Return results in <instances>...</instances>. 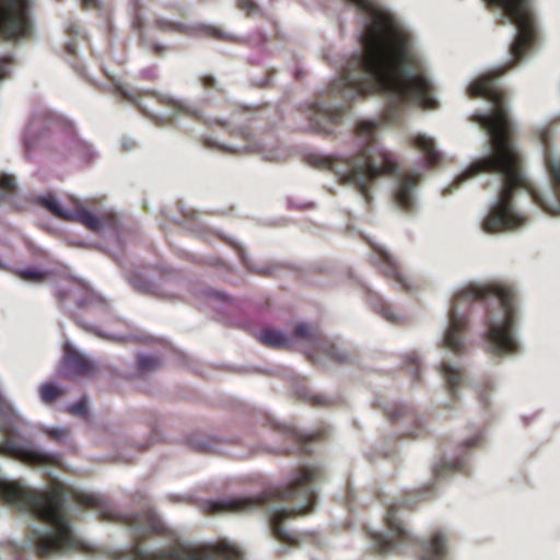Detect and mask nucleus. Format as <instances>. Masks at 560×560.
I'll return each instance as SVG.
<instances>
[{
	"mask_svg": "<svg viewBox=\"0 0 560 560\" xmlns=\"http://www.w3.org/2000/svg\"><path fill=\"white\" fill-rule=\"evenodd\" d=\"M302 448H303L304 451L310 452V451L312 450V448H311V445H310V442H308V441H304V442H303V445H302Z\"/></svg>",
	"mask_w": 560,
	"mask_h": 560,
	"instance_id": "ea45409f",
	"label": "nucleus"
},
{
	"mask_svg": "<svg viewBox=\"0 0 560 560\" xmlns=\"http://www.w3.org/2000/svg\"><path fill=\"white\" fill-rule=\"evenodd\" d=\"M38 202L61 220L80 221L93 232H101L105 229V221L84 206H78L74 211L66 210L47 196H40Z\"/></svg>",
	"mask_w": 560,
	"mask_h": 560,
	"instance_id": "9d476101",
	"label": "nucleus"
},
{
	"mask_svg": "<svg viewBox=\"0 0 560 560\" xmlns=\"http://www.w3.org/2000/svg\"><path fill=\"white\" fill-rule=\"evenodd\" d=\"M398 504L400 502L395 499L386 501V527L383 530H373L370 534L373 547L380 552L386 553L396 550L410 538V533L400 520Z\"/></svg>",
	"mask_w": 560,
	"mask_h": 560,
	"instance_id": "6e6552de",
	"label": "nucleus"
},
{
	"mask_svg": "<svg viewBox=\"0 0 560 560\" xmlns=\"http://www.w3.org/2000/svg\"><path fill=\"white\" fill-rule=\"evenodd\" d=\"M240 3L242 8L249 13H256L257 12V4L254 0H240Z\"/></svg>",
	"mask_w": 560,
	"mask_h": 560,
	"instance_id": "7c9ffc66",
	"label": "nucleus"
},
{
	"mask_svg": "<svg viewBox=\"0 0 560 560\" xmlns=\"http://www.w3.org/2000/svg\"><path fill=\"white\" fill-rule=\"evenodd\" d=\"M384 315L388 320L394 322L397 319V316L390 311H386Z\"/></svg>",
	"mask_w": 560,
	"mask_h": 560,
	"instance_id": "e433bc0d",
	"label": "nucleus"
},
{
	"mask_svg": "<svg viewBox=\"0 0 560 560\" xmlns=\"http://www.w3.org/2000/svg\"><path fill=\"white\" fill-rule=\"evenodd\" d=\"M117 522L141 537H159V544H132L119 552L117 560H247L245 552L232 540L214 542L182 540L175 537L163 520L151 509L117 515Z\"/></svg>",
	"mask_w": 560,
	"mask_h": 560,
	"instance_id": "423d86ee",
	"label": "nucleus"
},
{
	"mask_svg": "<svg viewBox=\"0 0 560 560\" xmlns=\"http://www.w3.org/2000/svg\"><path fill=\"white\" fill-rule=\"evenodd\" d=\"M0 431L10 436H19V428L11 422L0 423Z\"/></svg>",
	"mask_w": 560,
	"mask_h": 560,
	"instance_id": "cd10ccee",
	"label": "nucleus"
},
{
	"mask_svg": "<svg viewBox=\"0 0 560 560\" xmlns=\"http://www.w3.org/2000/svg\"><path fill=\"white\" fill-rule=\"evenodd\" d=\"M43 431L56 442H68L71 436V431L63 424H57L55 427H44Z\"/></svg>",
	"mask_w": 560,
	"mask_h": 560,
	"instance_id": "6ab92c4d",
	"label": "nucleus"
},
{
	"mask_svg": "<svg viewBox=\"0 0 560 560\" xmlns=\"http://www.w3.org/2000/svg\"><path fill=\"white\" fill-rule=\"evenodd\" d=\"M68 50L71 52V54H74L75 52V47L73 44H69L68 45Z\"/></svg>",
	"mask_w": 560,
	"mask_h": 560,
	"instance_id": "a19ab883",
	"label": "nucleus"
},
{
	"mask_svg": "<svg viewBox=\"0 0 560 560\" xmlns=\"http://www.w3.org/2000/svg\"><path fill=\"white\" fill-rule=\"evenodd\" d=\"M419 171L409 174H398L394 188L395 202L405 210H413L418 205L417 179Z\"/></svg>",
	"mask_w": 560,
	"mask_h": 560,
	"instance_id": "9b49d317",
	"label": "nucleus"
},
{
	"mask_svg": "<svg viewBox=\"0 0 560 560\" xmlns=\"http://www.w3.org/2000/svg\"><path fill=\"white\" fill-rule=\"evenodd\" d=\"M20 276L26 280H38L45 276V271L40 269H23L20 271Z\"/></svg>",
	"mask_w": 560,
	"mask_h": 560,
	"instance_id": "a878e982",
	"label": "nucleus"
},
{
	"mask_svg": "<svg viewBox=\"0 0 560 560\" xmlns=\"http://www.w3.org/2000/svg\"><path fill=\"white\" fill-rule=\"evenodd\" d=\"M80 305L84 307H94V299H88L86 302L80 303Z\"/></svg>",
	"mask_w": 560,
	"mask_h": 560,
	"instance_id": "4c0bfd02",
	"label": "nucleus"
},
{
	"mask_svg": "<svg viewBox=\"0 0 560 560\" xmlns=\"http://www.w3.org/2000/svg\"><path fill=\"white\" fill-rule=\"evenodd\" d=\"M464 466V458L462 456L446 457L439 464L434 470L438 478H442L446 471L460 470Z\"/></svg>",
	"mask_w": 560,
	"mask_h": 560,
	"instance_id": "a211bd4d",
	"label": "nucleus"
},
{
	"mask_svg": "<svg viewBox=\"0 0 560 560\" xmlns=\"http://www.w3.org/2000/svg\"><path fill=\"white\" fill-rule=\"evenodd\" d=\"M42 400L45 404L52 402L60 394V389L52 382H46L42 384L39 388Z\"/></svg>",
	"mask_w": 560,
	"mask_h": 560,
	"instance_id": "4be33fe9",
	"label": "nucleus"
},
{
	"mask_svg": "<svg viewBox=\"0 0 560 560\" xmlns=\"http://www.w3.org/2000/svg\"><path fill=\"white\" fill-rule=\"evenodd\" d=\"M381 129L376 118L361 120L357 126L360 152L347 159L337 172L342 184L355 188L365 199L370 198L369 185L380 175L398 172L397 163L378 145Z\"/></svg>",
	"mask_w": 560,
	"mask_h": 560,
	"instance_id": "0eeeda50",
	"label": "nucleus"
},
{
	"mask_svg": "<svg viewBox=\"0 0 560 560\" xmlns=\"http://www.w3.org/2000/svg\"><path fill=\"white\" fill-rule=\"evenodd\" d=\"M116 88L118 90V92L127 100H132V95H131V92L130 90H128L124 84H121L120 82H116Z\"/></svg>",
	"mask_w": 560,
	"mask_h": 560,
	"instance_id": "473e14b6",
	"label": "nucleus"
},
{
	"mask_svg": "<svg viewBox=\"0 0 560 560\" xmlns=\"http://www.w3.org/2000/svg\"><path fill=\"white\" fill-rule=\"evenodd\" d=\"M447 547L446 534L436 532L431 538L420 541V560H446Z\"/></svg>",
	"mask_w": 560,
	"mask_h": 560,
	"instance_id": "f8f14e48",
	"label": "nucleus"
},
{
	"mask_svg": "<svg viewBox=\"0 0 560 560\" xmlns=\"http://www.w3.org/2000/svg\"><path fill=\"white\" fill-rule=\"evenodd\" d=\"M241 255H242L243 259L246 261V256H245L244 250H241Z\"/></svg>",
	"mask_w": 560,
	"mask_h": 560,
	"instance_id": "37998d69",
	"label": "nucleus"
},
{
	"mask_svg": "<svg viewBox=\"0 0 560 560\" xmlns=\"http://www.w3.org/2000/svg\"><path fill=\"white\" fill-rule=\"evenodd\" d=\"M257 338L266 346L272 348H284L291 343L290 336L281 330L264 328L257 332Z\"/></svg>",
	"mask_w": 560,
	"mask_h": 560,
	"instance_id": "2eb2a0df",
	"label": "nucleus"
},
{
	"mask_svg": "<svg viewBox=\"0 0 560 560\" xmlns=\"http://www.w3.org/2000/svg\"><path fill=\"white\" fill-rule=\"evenodd\" d=\"M138 365L142 373H148L159 369L161 366V361L154 354L140 353L138 357Z\"/></svg>",
	"mask_w": 560,
	"mask_h": 560,
	"instance_id": "aec40b11",
	"label": "nucleus"
},
{
	"mask_svg": "<svg viewBox=\"0 0 560 560\" xmlns=\"http://www.w3.org/2000/svg\"><path fill=\"white\" fill-rule=\"evenodd\" d=\"M0 455H8L30 466L48 468L59 454L47 452L30 442L8 440L0 444ZM0 499L24 518L28 529L18 548L28 549L42 558L84 548L71 523L62 513V498L46 490H34L23 481L0 476Z\"/></svg>",
	"mask_w": 560,
	"mask_h": 560,
	"instance_id": "7ed1b4c3",
	"label": "nucleus"
},
{
	"mask_svg": "<svg viewBox=\"0 0 560 560\" xmlns=\"http://www.w3.org/2000/svg\"><path fill=\"white\" fill-rule=\"evenodd\" d=\"M46 119L43 115H33L24 135V142L26 147H33L40 139Z\"/></svg>",
	"mask_w": 560,
	"mask_h": 560,
	"instance_id": "dca6fc26",
	"label": "nucleus"
},
{
	"mask_svg": "<svg viewBox=\"0 0 560 560\" xmlns=\"http://www.w3.org/2000/svg\"><path fill=\"white\" fill-rule=\"evenodd\" d=\"M85 7L91 8L98 4L100 0H80Z\"/></svg>",
	"mask_w": 560,
	"mask_h": 560,
	"instance_id": "c9c22d12",
	"label": "nucleus"
},
{
	"mask_svg": "<svg viewBox=\"0 0 560 560\" xmlns=\"http://www.w3.org/2000/svg\"><path fill=\"white\" fill-rule=\"evenodd\" d=\"M481 399H482L483 401H487V398H486L483 395L481 396Z\"/></svg>",
	"mask_w": 560,
	"mask_h": 560,
	"instance_id": "c03bdc74",
	"label": "nucleus"
},
{
	"mask_svg": "<svg viewBox=\"0 0 560 560\" xmlns=\"http://www.w3.org/2000/svg\"><path fill=\"white\" fill-rule=\"evenodd\" d=\"M203 85L210 89H217L219 85L218 80L212 75H206L202 79Z\"/></svg>",
	"mask_w": 560,
	"mask_h": 560,
	"instance_id": "2f4dec72",
	"label": "nucleus"
},
{
	"mask_svg": "<svg viewBox=\"0 0 560 560\" xmlns=\"http://www.w3.org/2000/svg\"><path fill=\"white\" fill-rule=\"evenodd\" d=\"M495 19L513 26L515 34L508 60L472 78L467 85V94L472 98H483L488 109L476 112L471 121L486 133L482 155L455 176L444 191L451 194V186L459 185L480 173L493 176L494 195L489 206H516L512 197L514 190H525L538 206H560V156L547 152L546 167L550 183L544 188L534 186L523 167V154L512 139L514 122L509 103L500 88L501 74L513 63L526 60L538 48L541 27L534 7V0H485Z\"/></svg>",
	"mask_w": 560,
	"mask_h": 560,
	"instance_id": "f03ea898",
	"label": "nucleus"
},
{
	"mask_svg": "<svg viewBox=\"0 0 560 560\" xmlns=\"http://www.w3.org/2000/svg\"><path fill=\"white\" fill-rule=\"evenodd\" d=\"M410 141L424 154L428 163L435 164L442 160L441 151L438 149L434 139L429 135L413 132L410 135Z\"/></svg>",
	"mask_w": 560,
	"mask_h": 560,
	"instance_id": "ddd939ff",
	"label": "nucleus"
},
{
	"mask_svg": "<svg viewBox=\"0 0 560 560\" xmlns=\"http://www.w3.org/2000/svg\"><path fill=\"white\" fill-rule=\"evenodd\" d=\"M18 191L16 178L8 173L0 174V198L11 199L18 195Z\"/></svg>",
	"mask_w": 560,
	"mask_h": 560,
	"instance_id": "f3484780",
	"label": "nucleus"
},
{
	"mask_svg": "<svg viewBox=\"0 0 560 560\" xmlns=\"http://www.w3.org/2000/svg\"><path fill=\"white\" fill-rule=\"evenodd\" d=\"M190 445L199 451H207L212 447L211 443L208 441H205L202 439H190L189 440Z\"/></svg>",
	"mask_w": 560,
	"mask_h": 560,
	"instance_id": "c85d7f7f",
	"label": "nucleus"
},
{
	"mask_svg": "<svg viewBox=\"0 0 560 560\" xmlns=\"http://www.w3.org/2000/svg\"><path fill=\"white\" fill-rule=\"evenodd\" d=\"M100 370V364L88 352L78 349L71 341L63 345V354L59 363V373L66 377H93Z\"/></svg>",
	"mask_w": 560,
	"mask_h": 560,
	"instance_id": "1a4fd4ad",
	"label": "nucleus"
},
{
	"mask_svg": "<svg viewBox=\"0 0 560 560\" xmlns=\"http://www.w3.org/2000/svg\"><path fill=\"white\" fill-rule=\"evenodd\" d=\"M161 100L163 104L167 107L165 116L167 118L175 119L179 114L189 115V116H198L199 110L189 102L185 100H180L173 95H162Z\"/></svg>",
	"mask_w": 560,
	"mask_h": 560,
	"instance_id": "4468645a",
	"label": "nucleus"
},
{
	"mask_svg": "<svg viewBox=\"0 0 560 560\" xmlns=\"http://www.w3.org/2000/svg\"><path fill=\"white\" fill-rule=\"evenodd\" d=\"M208 30L211 34H213L217 37L225 38L228 36L225 32L218 30L215 27H209Z\"/></svg>",
	"mask_w": 560,
	"mask_h": 560,
	"instance_id": "72a5a7b5",
	"label": "nucleus"
},
{
	"mask_svg": "<svg viewBox=\"0 0 560 560\" xmlns=\"http://www.w3.org/2000/svg\"><path fill=\"white\" fill-rule=\"evenodd\" d=\"M129 281L132 287L140 292H147L153 288L152 280L138 272L131 275Z\"/></svg>",
	"mask_w": 560,
	"mask_h": 560,
	"instance_id": "5701e85b",
	"label": "nucleus"
},
{
	"mask_svg": "<svg viewBox=\"0 0 560 560\" xmlns=\"http://www.w3.org/2000/svg\"><path fill=\"white\" fill-rule=\"evenodd\" d=\"M295 335L304 338H312L311 327L306 323H299L295 326Z\"/></svg>",
	"mask_w": 560,
	"mask_h": 560,
	"instance_id": "bb28decb",
	"label": "nucleus"
},
{
	"mask_svg": "<svg viewBox=\"0 0 560 560\" xmlns=\"http://www.w3.org/2000/svg\"><path fill=\"white\" fill-rule=\"evenodd\" d=\"M163 120H164V117H163V116H159V117H156V122H158L159 125H162V124H163Z\"/></svg>",
	"mask_w": 560,
	"mask_h": 560,
	"instance_id": "79ce46f5",
	"label": "nucleus"
},
{
	"mask_svg": "<svg viewBox=\"0 0 560 560\" xmlns=\"http://www.w3.org/2000/svg\"><path fill=\"white\" fill-rule=\"evenodd\" d=\"M360 11V49L316 104V115L338 119L346 104L378 95L383 120L396 124L410 105H438L424 54L415 33L394 12L371 0H347Z\"/></svg>",
	"mask_w": 560,
	"mask_h": 560,
	"instance_id": "f257e3e1",
	"label": "nucleus"
},
{
	"mask_svg": "<svg viewBox=\"0 0 560 560\" xmlns=\"http://www.w3.org/2000/svg\"><path fill=\"white\" fill-rule=\"evenodd\" d=\"M488 298L494 300L498 307L489 314L486 331L487 349L500 357L517 354L522 350L517 332L520 305L514 289L502 283H478L464 289L448 312L440 338L439 371L455 396L457 386L464 382L459 357L465 349L466 341L467 301Z\"/></svg>",
	"mask_w": 560,
	"mask_h": 560,
	"instance_id": "20e7f679",
	"label": "nucleus"
},
{
	"mask_svg": "<svg viewBox=\"0 0 560 560\" xmlns=\"http://www.w3.org/2000/svg\"><path fill=\"white\" fill-rule=\"evenodd\" d=\"M548 133H549V130L547 127H544L542 129L538 130V135H539L541 142H547Z\"/></svg>",
	"mask_w": 560,
	"mask_h": 560,
	"instance_id": "f704fd0d",
	"label": "nucleus"
},
{
	"mask_svg": "<svg viewBox=\"0 0 560 560\" xmlns=\"http://www.w3.org/2000/svg\"><path fill=\"white\" fill-rule=\"evenodd\" d=\"M378 252L383 255L386 262L390 266L392 271L394 272L397 281L404 287L409 288V279L399 270L398 266L396 265L393 256L384 250L383 248H378Z\"/></svg>",
	"mask_w": 560,
	"mask_h": 560,
	"instance_id": "412c9836",
	"label": "nucleus"
},
{
	"mask_svg": "<svg viewBox=\"0 0 560 560\" xmlns=\"http://www.w3.org/2000/svg\"><path fill=\"white\" fill-rule=\"evenodd\" d=\"M312 119L316 122V125H317L318 129H320V131H324V132H328V131H329V129H328L327 127H322V126L319 125V122H318V121H316V120H317V118H316V117H314V118H312Z\"/></svg>",
	"mask_w": 560,
	"mask_h": 560,
	"instance_id": "58836bf2",
	"label": "nucleus"
},
{
	"mask_svg": "<svg viewBox=\"0 0 560 560\" xmlns=\"http://www.w3.org/2000/svg\"><path fill=\"white\" fill-rule=\"evenodd\" d=\"M67 409L72 415L86 416L88 415L86 400L84 398H80L77 401L68 405Z\"/></svg>",
	"mask_w": 560,
	"mask_h": 560,
	"instance_id": "393cba45",
	"label": "nucleus"
},
{
	"mask_svg": "<svg viewBox=\"0 0 560 560\" xmlns=\"http://www.w3.org/2000/svg\"><path fill=\"white\" fill-rule=\"evenodd\" d=\"M327 354L329 358H331L332 360L340 362V363H346V362L351 361L350 352L347 349L341 348V347H331L328 350Z\"/></svg>",
	"mask_w": 560,
	"mask_h": 560,
	"instance_id": "b1692460",
	"label": "nucleus"
},
{
	"mask_svg": "<svg viewBox=\"0 0 560 560\" xmlns=\"http://www.w3.org/2000/svg\"><path fill=\"white\" fill-rule=\"evenodd\" d=\"M9 58H0V79H3L10 72Z\"/></svg>",
	"mask_w": 560,
	"mask_h": 560,
	"instance_id": "c756f323",
	"label": "nucleus"
},
{
	"mask_svg": "<svg viewBox=\"0 0 560 560\" xmlns=\"http://www.w3.org/2000/svg\"><path fill=\"white\" fill-rule=\"evenodd\" d=\"M326 479V470L318 463L302 466L291 483L250 498H220L202 502L209 514H248L261 511L269 527L280 542L296 545L299 534L281 522L293 515L311 513L317 503L318 487Z\"/></svg>",
	"mask_w": 560,
	"mask_h": 560,
	"instance_id": "39448f33",
	"label": "nucleus"
}]
</instances>
